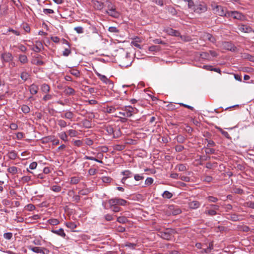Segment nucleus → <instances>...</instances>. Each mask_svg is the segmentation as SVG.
Listing matches in <instances>:
<instances>
[{"label":"nucleus","instance_id":"nucleus-19","mask_svg":"<svg viewBox=\"0 0 254 254\" xmlns=\"http://www.w3.org/2000/svg\"><path fill=\"white\" fill-rule=\"evenodd\" d=\"M43 47L42 44L40 41H36V45L32 49V50L36 53H39L41 51V47Z\"/></svg>","mask_w":254,"mask_h":254},{"label":"nucleus","instance_id":"nucleus-51","mask_svg":"<svg viewBox=\"0 0 254 254\" xmlns=\"http://www.w3.org/2000/svg\"><path fill=\"white\" fill-rule=\"evenodd\" d=\"M102 180L104 183H110L112 179L110 177L104 176L102 178Z\"/></svg>","mask_w":254,"mask_h":254},{"label":"nucleus","instance_id":"nucleus-18","mask_svg":"<svg viewBox=\"0 0 254 254\" xmlns=\"http://www.w3.org/2000/svg\"><path fill=\"white\" fill-rule=\"evenodd\" d=\"M170 209L172 210V213L173 215H177L182 212L181 209L178 206H171Z\"/></svg>","mask_w":254,"mask_h":254},{"label":"nucleus","instance_id":"nucleus-45","mask_svg":"<svg viewBox=\"0 0 254 254\" xmlns=\"http://www.w3.org/2000/svg\"><path fill=\"white\" fill-rule=\"evenodd\" d=\"M59 136L60 137V138L61 139H62L63 140H64V141H66L67 140V136L65 132H62L60 133L59 134Z\"/></svg>","mask_w":254,"mask_h":254},{"label":"nucleus","instance_id":"nucleus-62","mask_svg":"<svg viewBox=\"0 0 254 254\" xmlns=\"http://www.w3.org/2000/svg\"><path fill=\"white\" fill-rule=\"evenodd\" d=\"M12 237V234L11 233H5L3 235V237L7 240H10Z\"/></svg>","mask_w":254,"mask_h":254},{"label":"nucleus","instance_id":"nucleus-56","mask_svg":"<svg viewBox=\"0 0 254 254\" xmlns=\"http://www.w3.org/2000/svg\"><path fill=\"white\" fill-rule=\"evenodd\" d=\"M188 2V8L190 9H192L193 10V7L195 6L194 2L192 0H189Z\"/></svg>","mask_w":254,"mask_h":254},{"label":"nucleus","instance_id":"nucleus-49","mask_svg":"<svg viewBox=\"0 0 254 254\" xmlns=\"http://www.w3.org/2000/svg\"><path fill=\"white\" fill-rule=\"evenodd\" d=\"M25 208L28 211H32L35 209V206L32 204H28L25 206Z\"/></svg>","mask_w":254,"mask_h":254},{"label":"nucleus","instance_id":"nucleus-11","mask_svg":"<svg viewBox=\"0 0 254 254\" xmlns=\"http://www.w3.org/2000/svg\"><path fill=\"white\" fill-rule=\"evenodd\" d=\"M188 205L190 208L191 209H196L200 207L201 203L197 200H192L190 201Z\"/></svg>","mask_w":254,"mask_h":254},{"label":"nucleus","instance_id":"nucleus-42","mask_svg":"<svg viewBox=\"0 0 254 254\" xmlns=\"http://www.w3.org/2000/svg\"><path fill=\"white\" fill-rule=\"evenodd\" d=\"M58 124L61 127H65L67 126L66 122L62 119L58 120Z\"/></svg>","mask_w":254,"mask_h":254},{"label":"nucleus","instance_id":"nucleus-26","mask_svg":"<svg viewBox=\"0 0 254 254\" xmlns=\"http://www.w3.org/2000/svg\"><path fill=\"white\" fill-rule=\"evenodd\" d=\"M41 89L43 93H47L50 91V87L48 84L45 83L41 85Z\"/></svg>","mask_w":254,"mask_h":254},{"label":"nucleus","instance_id":"nucleus-48","mask_svg":"<svg viewBox=\"0 0 254 254\" xmlns=\"http://www.w3.org/2000/svg\"><path fill=\"white\" fill-rule=\"evenodd\" d=\"M68 135L71 137H75L77 134V132L74 129H69L68 131Z\"/></svg>","mask_w":254,"mask_h":254},{"label":"nucleus","instance_id":"nucleus-38","mask_svg":"<svg viewBox=\"0 0 254 254\" xmlns=\"http://www.w3.org/2000/svg\"><path fill=\"white\" fill-rule=\"evenodd\" d=\"M125 145L116 144L113 146V148L116 151H122L125 148Z\"/></svg>","mask_w":254,"mask_h":254},{"label":"nucleus","instance_id":"nucleus-37","mask_svg":"<svg viewBox=\"0 0 254 254\" xmlns=\"http://www.w3.org/2000/svg\"><path fill=\"white\" fill-rule=\"evenodd\" d=\"M106 5L107 8L106 10H110L116 8V6L110 1H107Z\"/></svg>","mask_w":254,"mask_h":254},{"label":"nucleus","instance_id":"nucleus-12","mask_svg":"<svg viewBox=\"0 0 254 254\" xmlns=\"http://www.w3.org/2000/svg\"><path fill=\"white\" fill-rule=\"evenodd\" d=\"M106 12L109 15L114 18H118L120 15V13L116 10V8L110 10H106Z\"/></svg>","mask_w":254,"mask_h":254},{"label":"nucleus","instance_id":"nucleus-25","mask_svg":"<svg viewBox=\"0 0 254 254\" xmlns=\"http://www.w3.org/2000/svg\"><path fill=\"white\" fill-rule=\"evenodd\" d=\"M29 249L31 250L33 252L36 253H41V254L42 253V254H44V253L43 252V251L42 249V248H40V247H32L31 246H30L29 247Z\"/></svg>","mask_w":254,"mask_h":254},{"label":"nucleus","instance_id":"nucleus-32","mask_svg":"<svg viewBox=\"0 0 254 254\" xmlns=\"http://www.w3.org/2000/svg\"><path fill=\"white\" fill-rule=\"evenodd\" d=\"M162 195L163 198L169 199L173 196V194L169 191L166 190L163 193Z\"/></svg>","mask_w":254,"mask_h":254},{"label":"nucleus","instance_id":"nucleus-53","mask_svg":"<svg viewBox=\"0 0 254 254\" xmlns=\"http://www.w3.org/2000/svg\"><path fill=\"white\" fill-rule=\"evenodd\" d=\"M74 30L78 34H81L84 32L83 28L81 26L75 27H74Z\"/></svg>","mask_w":254,"mask_h":254},{"label":"nucleus","instance_id":"nucleus-61","mask_svg":"<svg viewBox=\"0 0 254 254\" xmlns=\"http://www.w3.org/2000/svg\"><path fill=\"white\" fill-rule=\"evenodd\" d=\"M71 53V50L69 48H65L63 51V55L65 57L69 56Z\"/></svg>","mask_w":254,"mask_h":254},{"label":"nucleus","instance_id":"nucleus-58","mask_svg":"<svg viewBox=\"0 0 254 254\" xmlns=\"http://www.w3.org/2000/svg\"><path fill=\"white\" fill-rule=\"evenodd\" d=\"M205 141L208 143L207 147H214L215 146V143L213 140L206 139Z\"/></svg>","mask_w":254,"mask_h":254},{"label":"nucleus","instance_id":"nucleus-7","mask_svg":"<svg viewBox=\"0 0 254 254\" xmlns=\"http://www.w3.org/2000/svg\"><path fill=\"white\" fill-rule=\"evenodd\" d=\"M238 29L240 31L244 33H251L254 31L252 28L249 25L243 24L239 25Z\"/></svg>","mask_w":254,"mask_h":254},{"label":"nucleus","instance_id":"nucleus-64","mask_svg":"<svg viewBox=\"0 0 254 254\" xmlns=\"http://www.w3.org/2000/svg\"><path fill=\"white\" fill-rule=\"evenodd\" d=\"M85 143L88 146H91L93 143V141L90 138H87L85 139Z\"/></svg>","mask_w":254,"mask_h":254},{"label":"nucleus","instance_id":"nucleus-43","mask_svg":"<svg viewBox=\"0 0 254 254\" xmlns=\"http://www.w3.org/2000/svg\"><path fill=\"white\" fill-rule=\"evenodd\" d=\"M206 199L210 202H216L218 200V198L211 195L207 196Z\"/></svg>","mask_w":254,"mask_h":254},{"label":"nucleus","instance_id":"nucleus-39","mask_svg":"<svg viewBox=\"0 0 254 254\" xmlns=\"http://www.w3.org/2000/svg\"><path fill=\"white\" fill-rule=\"evenodd\" d=\"M21 110L24 114H28L30 111V108L26 105H23L21 106Z\"/></svg>","mask_w":254,"mask_h":254},{"label":"nucleus","instance_id":"nucleus-24","mask_svg":"<svg viewBox=\"0 0 254 254\" xmlns=\"http://www.w3.org/2000/svg\"><path fill=\"white\" fill-rule=\"evenodd\" d=\"M204 213L206 215H208L209 216H212L217 214V213L214 209H208V207L206 208V209L204 211Z\"/></svg>","mask_w":254,"mask_h":254},{"label":"nucleus","instance_id":"nucleus-30","mask_svg":"<svg viewBox=\"0 0 254 254\" xmlns=\"http://www.w3.org/2000/svg\"><path fill=\"white\" fill-rule=\"evenodd\" d=\"M117 221L120 223L125 224L128 222V219L125 216H120L117 218Z\"/></svg>","mask_w":254,"mask_h":254},{"label":"nucleus","instance_id":"nucleus-6","mask_svg":"<svg viewBox=\"0 0 254 254\" xmlns=\"http://www.w3.org/2000/svg\"><path fill=\"white\" fill-rule=\"evenodd\" d=\"M1 59L2 62L8 63L12 61L13 57L12 55L9 52H4L0 55Z\"/></svg>","mask_w":254,"mask_h":254},{"label":"nucleus","instance_id":"nucleus-14","mask_svg":"<svg viewBox=\"0 0 254 254\" xmlns=\"http://www.w3.org/2000/svg\"><path fill=\"white\" fill-rule=\"evenodd\" d=\"M166 32L169 35L172 36H175L178 37L180 35V33L179 31L174 30L172 28H168L166 29Z\"/></svg>","mask_w":254,"mask_h":254},{"label":"nucleus","instance_id":"nucleus-36","mask_svg":"<svg viewBox=\"0 0 254 254\" xmlns=\"http://www.w3.org/2000/svg\"><path fill=\"white\" fill-rule=\"evenodd\" d=\"M32 64L36 65H43L44 64V62L39 59H34L32 61Z\"/></svg>","mask_w":254,"mask_h":254},{"label":"nucleus","instance_id":"nucleus-35","mask_svg":"<svg viewBox=\"0 0 254 254\" xmlns=\"http://www.w3.org/2000/svg\"><path fill=\"white\" fill-rule=\"evenodd\" d=\"M106 130L108 132V134L113 135L115 132L114 129L112 126H108L106 127Z\"/></svg>","mask_w":254,"mask_h":254},{"label":"nucleus","instance_id":"nucleus-13","mask_svg":"<svg viewBox=\"0 0 254 254\" xmlns=\"http://www.w3.org/2000/svg\"><path fill=\"white\" fill-rule=\"evenodd\" d=\"M51 232L55 234L58 236H60L64 238L66 236L65 233L64 232V230L63 228H60L59 230H54L53 229L51 230Z\"/></svg>","mask_w":254,"mask_h":254},{"label":"nucleus","instance_id":"nucleus-40","mask_svg":"<svg viewBox=\"0 0 254 254\" xmlns=\"http://www.w3.org/2000/svg\"><path fill=\"white\" fill-rule=\"evenodd\" d=\"M51 190H52L53 191H55V192H59L60 191H61L62 190V188L61 186H58V185H54L51 188Z\"/></svg>","mask_w":254,"mask_h":254},{"label":"nucleus","instance_id":"nucleus-63","mask_svg":"<svg viewBox=\"0 0 254 254\" xmlns=\"http://www.w3.org/2000/svg\"><path fill=\"white\" fill-rule=\"evenodd\" d=\"M31 179V177L28 176H25L21 178V180L24 183H27L29 182Z\"/></svg>","mask_w":254,"mask_h":254},{"label":"nucleus","instance_id":"nucleus-5","mask_svg":"<svg viewBox=\"0 0 254 254\" xmlns=\"http://www.w3.org/2000/svg\"><path fill=\"white\" fill-rule=\"evenodd\" d=\"M226 9L223 6L218 5H216L212 8L214 13L221 16H224Z\"/></svg>","mask_w":254,"mask_h":254},{"label":"nucleus","instance_id":"nucleus-9","mask_svg":"<svg viewBox=\"0 0 254 254\" xmlns=\"http://www.w3.org/2000/svg\"><path fill=\"white\" fill-rule=\"evenodd\" d=\"M61 116L62 118L68 119L70 121H72L74 117V115L72 112L69 110H67L64 113L61 114Z\"/></svg>","mask_w":254,"mask_h":254},{"label":"nucleus","instance_id":"nucleus-50","mask_svg":"<svg viewBox=\"0 0 254 254\" xmlns=\"http://www.w3.org/2000/svg\"><path fill=\"white\" fill-rule=\"evenodd\" d=\"M49 223L52 225H57L59 224L60 221L57 219H51L49 220Z\"/></svg>","mask_w":254,"mask_h":254},{"label":"nucleus","instance_id":"nucleus-15","mask_svg":"<svg viewBox=\"0 0 254 254\" xmlns=\"http://www.w3.org/2000/svg\"><path fill=\"white\" fill-rule=\"evenodd\" d=\"M203 37L205 40H208L212 43H215L216 41L215 37L208 33H204Z\"/></svg>","mask_w":254,"mask_h":254},{"label":"nucleus","instance_id":"nucleus-3","mask_svg":"<svg viewBox=\"0 0 254 254\" xmlns=\"http://www.w3.org/2000/svg\"><path fill=\"white\" fill-rule=\"evenodd\" d=\"M207 9V5L204 2H200L198 4H195L193 7V11L199 14L205 12Z\"/></svg>","mask_w":254,"mask_h":254},{"label":"nucleus","instance_id":"nucleus-29","mask_svg":"<svg viewBox=\"0 0 254 254\" xmlns=\"http://www.w3.org/2000/svg\"><path fill=\"white\" fill-rule=\"evenodd\" d=\"M7 171L8 173L14 175L17 173L18 169L15 166L10 167L7 169Z\"/></svg>","mask_w":254,"mask_h":254},{"label":"nucleus","instance_id":"nucleus-47","mask_svg":"<svg viewBox=\"0 0 254 254\" xmlns=\"http://www.w3.org/2000/svg\"><path fill=\"white\" fill-rule=\"evenodd\" d=\"M154 180L151 177H148L146 178L145 181V184L147 186H150L153 183Z\"/></svg>","mask_w":254,"mask_h":254},{"label":"nucleus","instance_id":"nucleus-55","mask_svg":"<svg viewBox=\"0 0 254 254\" xmlns=\"http://www.w3.org/2000/svg\"><path fill=\"white\" fill-rule=\"evenodd\" d=\"M116 111V109L115 107L112 106L107 107L106 108V112L108 113H112L115 112Z\"/></svg>","mask_w":254,"mask_h":254},{"label":"nucleus","instance_id":"nucleus-59","mask_svg":"<svg viewBox=\"0 0 254 254\" xmlns=\"http://www.w3.org/2000/svg\"><path fill=\"white\" fill-rule=\"evenodd\" d=\"M168 11L171 13L172 15L176 14V9L172 6H168Z\"/></svg>","mask_w":254,"mask_h":254},{"label":"nucleus","instance_id":"nucleus-4","mask_svg":"<svg viewBox=\"0 0 254 254\" xmlns=\"http://www.w3.org/2000/svg\"><path fill=\"white\" fill-rule=\"evenodd\" d=\"M173 230L167 229L166 231H160L158 236L166 240H170L172 238Z\"/></svg>","mask_w":254,"mask_h":254},{"label":"nucleus","instance_id":"nucleus-54","mask_svg":"<svg viewBox=\"0 0 254 254\" xmlns=\"http://www.w3.org/2000/svg\"><path fill=\"white\" fill-rule=\"evenodd\" d=\"M115 132L113 134V137L114 138H118L121 135V132L120 129H118L117 130H114Z\"/></svg>","mask_w":254,"mask_h":254},{"label":"nucleus","instance_id":"nucleus-1","mask_svg":"<svg viewBox=\"0 0 254 254\" xmlns=\"http://www.w3.org/2000/svg\"><path fill=\"white\" fill-rule=\"evenodd\" d=\"M138 110L136 108H133L130 106H126L122 108V111L119 113V114L122 116L119 117L121 118L123 117L129 118L136 114Z\"/></svg>","mask_w":254,"mask_h":254},{"label":"nucleus","instance_id":"nucleus-2","mask_svg":"<svg viewBox=\"0 0 254 254\" xmlns=\"http://www.w3.org/2000/svg\"><path fill=\"white\" fill-rule=\"evenodd\" d=\"M108 202L109 204L110 208H112V206L115 205L125 206L127 203V200L119 197L110 199L108 200Z\"/></svg>","mask_w":254,"mask_h":254},{"label":"nucleus","instance_id":"nucleus-8","mask_svg":"<svg viewBox=\"0 0 254 254\" xmlns=\"http://www.w3.org/2000/svg\"><path fill=\"white\" fill-rule=\"evenodd\" d=\"M222 46L224 49L232 52L235 51L237 49L236 47L230 42L223 43Z\"/></svg>","mask_w":254,"mask_h":254},{"label":"nucleus","instance_id":"nucleus-17","mask_svg":"<svg viewBox=\"0 0 254 254\" xmlns=\"http://www.w3.org/2000/svg\"><path fill=\"white\" fill-rule=\"evenodd\" d=\"M38 86L34 84H32L29 87V90L30 93L32 95H35L37 93L38 90Z\"/></svg>","mask_w":254,"mask_h":254},{"label":"nucleus","instance_id":"nucleus-21","mask_svg":"<svg viewBox=\"0 0 254 254\" xmlns=\"http://www.w3.org/2000/svg\"><path fill=\"white\" fill-rule=\"evenodd\" d=\"M64 93L66 95H73L75 93V90L72 88H71L70 87H65V88L64 90Z\"/></svg>","mask_w":254,"mask_h":254},{"label":"nucleus","instance_id":"nucleus-41","mask_svg":"<svg viewBox=\"0 0 254 254\" xmlns=\"http://www.w3.org/2000/svg\"><path fill=\"white\" fill-rule=\"evenodd\" d=\"M143 174H135L134 175V179L136 181H142L144 179Z\"/></svg>","mask_w":254,"mask_h":254},{"label":"nucleus","instance_id":"nucleus-57","mask_svg":"<svg viewBox=\"0 0 254 254\" xmlns=\"http://www.w3.org/2000/svg\"><path fill=\"white\" fill-rule=\"evenodd\" d=\"M177 168L179 171H184L186 170V166L184 164H179L177 166Z\"/></svg>","mask_w":254,"mask_h":254},{"label":"nucleus","instance_id":"nucleus-60","mask_svg":"<svg viewBox=\"0 0 254 254\" xmlns=\"http://www.w3.org/2000/svg\"><path fill=\"white\" fill-rule=\"evenodd\" d=\"M205 152L206 154H214L215 153V149L208 148V147L207 146L205 148Z\"/></svg>","mask_w":254,"mask_h":254},{"label":"nucleus","instance_id":"nucleus-44","mask_svg":"<svg viewBox=\"0 0 254 254\" xmlns=\"http://www.w3.org/2000/svg\"><path fill=\"white\" fill-rule=\"evenodd\" d=\"M140 42L139 38H137L136 39H135V40L131 42V45L135 47H137L139 49H141V46L138 43V42Z\"/></svg>","mask_w":254,"mask_h":254},{"label":"nucleus","instance_id":"nucleus-10","mask_svg":"<svg viewBox=\"0 0 254 254\" xmlns=\"http://www.w3.org/2000/svg\"><path fill=\"white\" fill-rule=\"evenodd\" d=\"M232 14V17L234 19L240 20H244L245 18V16L242 13L237 11H233Z\"/></svg>","mask_w":254,"mask_h":254},{"label":"nucleus","instance_id":"nucleus-27","mask_svg":"<svg viewBox=\"0 0 254 254\" xmlns=\"http://www.w3.org/2000/svg\"><path fill=\"white\" fill-rule=\"evenodd\" d=\"M7 156L9 159L14 160L17 157V154L15 151H11L8 153Z\"/></svg>","mask_w":254,"mask_h":254},{"label":"nucleus","instance_id":"nucleus-31","mask_svg":"<svg viewBox=\"0 0 254 254\" xmlns=\"http://www.w3.org/2000/svg\"><path fill=\"white\" fill-rule=\"evenodd\" d=\"M69 72L76 77H78L80 76V71L77 69H71L69 70Z\"/></svg>","mask_w":254,"mask_h":254},{"label":"nucleus","instance_id":"nucleus-28","mask_svg":"<svg viewBox=\"0 0 254 254\" xmlns=\"http://www.w3.org/2000/svg\"><path fill=\"white\" fill-rule=\"evenodd\" d=\"M122 174L127 179L130 178L132 176L133 174L129 170H125L122 172Z\"/></svg>","mask_w":254,"mask_h":254},{"label":"nucleus","instance_id":"nucleus-22","mask_svg":"<svg viewBox=\"0 0 254 254\" xmlns=\"http://www.w3.org/2000/svg\"><path fill=\"white\" fill-rule=\"evenodd\" d=\"M229 217H228V219H230L233 221H239L241 220V216L235 214H231L229 215Z\"/></svg>","mask_w":254,"mask_h":254},{"label":"nucleus","instance_id":"nucleus-33","mask_svg":"<svg viewBox=\"0 0 254 254\" xmlns=\"http://www.w3.org/2000/svg\"><path fill=\"white\" fill-rule=\"evenodd\" d=\"M29 76L30 75L28 74V73L25 71L22 72L20 75L21 78L24 81H26Z\"/></svg>","mask_w":254,"mask_h":254},{"label":"nucleus","instance_id":"nucleus-34","mask_svg":"<svg viewBox=\"0 0 254 254\" xmlns=\"http://www.w3.org/2000/svg\"><path fill=\"white\" fill-rule=\"evenodd\" d=\"M80 180V179L79 177H73L71 178L70 183L71 184L76 185L79 182Z\"/></svg>","mask_w":254,"mask_h":254},{"label":"nucleus","instance_id":"nucleus-23","mask_svg":"<svg viewBox=\"0 0 254 254\" xmlns=\"http://www.w3.org/2000/svg\"><path fill=\"white\" fill-rule=\"evenodd\" d=\"M242 57L244 59H247L251 62H254V56L249 54L243 53L242 55Z\"/></svg>","mask_w":254,"mask_h":254},{"label":"nucleus","instance_id":"nucleus-16","mask_svg":"<svg viewBox=\"0 0 254 254\" xmlns=\"http://www.w3.org/2000/svg\"><path fill=\"white\" fill-rule=\"evenodd\" d=\"M18 61L21 64H26L28 62L27 57L25 55H19Z\"/></svg>","mask_w":254,"mask_h":254},{"label":"nucleus","instance_id":"nucleus-46","mask_svg":"<svg viewBox=\"0 0 254 254\" xmlns=\"http://www.w3.org/2000/svg\"><path fill=\"white\" fill-rule=\"evenodd\" d=\"M66 226L67 227L71 229H74L76 228V225L74 222H67L66 223Z\"/></svg>","mask_w":254,"mask_h":254},{"label":"nucleus","instance_id":"nucleus-20","mask_svg":"<svg viewBox=\"0 0 254 254\" xmlns=\"http://www.w3.org/2000/svg\"><path fill=\"white\" fill-rule=\"evenodd\" d=\"M97 75L99 77L100 80L102 81L103 82L106 84H112V81L110 80L108 78H107V77L106 76L102 75L99 73H98Z\"/></svg>","mask_w":254,"mask_h":254},{"label":"nucleus","instance_id":"nucleus-52","mask_svg":"<svg viewBox=\"0 0 254 254\" xmlns=\"http://www.w3.org/2000/svg\"><path fill=\"white\" fill-rule=\"evenodd\" d=\"M83 125L86 128H89L91 127V123L87 120H84L82 121Z\"/></svg>","mask_w":254,"mask_h":254}]
</instances>
